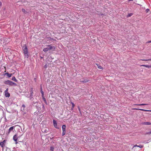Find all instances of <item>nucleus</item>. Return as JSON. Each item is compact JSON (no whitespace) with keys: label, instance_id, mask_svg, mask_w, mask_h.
Segmentation results:
<instances>
[{"label":"nucleus","instance_id":"11","mask_svg":"<svg viewBox=\"0 0 151 151\" xmlns=\"http://www.w3.org/2000/svg\"><path fill=\"white\" fill-rule=\"evenodd\" d=\"M136 147H139L140 148H142L143 147V146L142 145H135L134 146L133 148H134Z\"/></svg>","mask_w":151,"mask_h":151},{"label":"nucleus","instance_id":"37","mask_svg":"<svg viewBox=\"0 0 151 151\" xmlns=\"http://www.w3.org/2000/svg\"><path fill=\"white\" fill-rule=\"evenodd\" d=\"M6 70H5L4 71V72H6Z\"/></svg>","mask_w":151,"mask_h":151},{"label":"nucleus","instance_id":"13","mask_svg":"<svg viewBox=\"0 0 151 151\" xmlns=\"http://www.w3.org/2000/svg\"><path fill=\"white\" fill-rule=\"evenodd\" d=\"M148 105L147 104H134V105H137V106H144V105Z\"/></svg>","mask_w":151,"mask_h":151},{"label":"nucleus","instance_id":"20","mask_svg":"<svg viewBox=\"0 0 151 151\" xmlns=\"http://www.w3.org/2000/svg\"><path fill=\"white\" fill-rule=\"evenodd\" d=\"M89 81L88 80L85 79V80H84L83 81H81V82H83V83H86V82H88Z\"/></svg>","mask_w":151,"mask_h":151},{"label":"nucleus","instance_id":"36","mask_svg":"<svg viewBox=\"0 0 151 151\" xmlns=\"http://www.w3.org/2000/svg\"><path fill=\"white\" fill-rule=\"evenodd\" d=\"M133 0H129V1H133Z\"/></svg>","mask_w":151,"mask_h":151},{"label":"nucleus","instance_id":"10","mask_svg":"<svg viewBox=\"0 0 151 151\" xmlns=\"http://www.w3.org/2000/svg\"><path fill=\"white\" fill-rule=\"evenodd\" d=\"M4 75H6L8 77L10 78L12 76V74L11 73H6Z\"/></svg>","mask_w":151,"mask_h":151},{"label":"nucleus","instance_id":"18","mask_svg":"<svg viewBox=\"0 0 151 151\" xmlns=\"http://www.w3.org/2000/svg\"><path fill=\"white\" fill-rule=\"evenodd\" d=\"M42 132H44L45 133L47 132H48V130L47 129H45L44 128L42 129Z\"/></svg>","mask_w":151,"mask_h":151},{"label":"nucleus","instance_id":"30","mask_svg":"<svg viewBox=\"0 0 151 151\" xmlns=\"http://www.w3.org/2000/svg\"><path fill=\"white\" fill-rule=\"evenodd\" d=\"M22 106V107H23V108H25V106L24 105V104H23Z\"/></svg>","mask_w":151,"mask_h":151},{"label":"nucleus","instance_id":"19","mask_svg":"<svg viewBox=\"0 0 151 151\" xmlns=\"http://www.w3.org/2000/svg\"><path fill=\"white\" fill-rule=\"evenodd\" d=\"M22 12H23L24 14H26L27 13V12L24 9H22Z\"/></svg>","mask_w":151,"mask_h":151},{"label":"nucleus","instance_id":"21","mask_svg":"<svg viewBox=\"0 0 151 151\" xmlns=\"http://www.w3.org/2000/svg\"><path fill=\"white\" fill-rule=\"evenodd\" d=\"M42 99H43V100L44 101L45 103V104H47V101H46V100L45 98V97L44 96H43V97H42Z\"/></svg>","mask_w":151,"mask_h":151},{"label":"nucleus","instance_id":"7","mask_svg":"<svg viewBox=\"0 0 151 151\" xmlns=\"http://www.w3.org/2000/svg\"><path fill=\"white\" fill-rule=\"evenodd\" d=\"M14 126H12L10 127L8 130V132L7 133V135H9L11 132L13 131Z\"/></svg>","mask_w":151,"mask_h":151},{"label":"nucleus","instance_id":"35","mask_svg":"<svg viewBox=\"0 0 151 151\" xmlns=\"http://www.w3.org/2000/svg\"><path fill=\"white\" fill-rule=\"evenodd\" d=\"M78 109H79V110L80 111V108H79V107H78Z\"/></svg>","mask_w":151,"mask_h":151},{"label":"nucleus","instance_id":"26","mask_svg":"<svg viewBox=\"0 0 151 151\" xmlns=\"http://www.w3.org/2000/svg\"><path fill=\"white\" fill-rule=\"evenodd\" d=\"M50 150L52 151H53L54 150V148L53 147H51L50 148Z\"/></svg>","mask_w":151,"mask_h":151},{"label":"nucleus","instance_id":"15","mask_svg":"<svg viewBox=\"0 0 151 151\" xmlns=\"http://www.w3.org/2000/svg\"><path fill=\"white\" fill-rule=\"evenodd\" d=\"M141 66H142L148 68H150L151 67V66H150L149 65H142Z\"/></svg>","mask_w":151,"mask_h":151},{"label":"nucleus","instance_id":"5","mask_svg":"<svg viewBox=\"0 0 151 151\" xmlns=\"http://www.w3.org/2000/svg\"><path fill=\"white\" fill-rule=\"evenodd\" d=\"M62 130L63 132L62 133V136H63L64 135L65 133H66V126L65 125H63L62 126Z\"/></svg>","mask_w":151,"mask_h":151},{"label":"nucleus","instance_id":"12","mask_svg":"<svg viewBox=\"0 0 151 151\" xmlns=\"http://www.w3.org/2000/svg\"><path fill=\"white\" fill-rule=\"evenodd\" d=\"M96 65L97 66L98 68L101 69L103 70V68L99 65V64L97 63H96Z\"/></svg>","mask_w":151,"mask_h":151},{"label":"nucleus","instance_id":"31","mask_svg":"<svg viewBox=\"0 0 151 151\" xmlns=\"http://www.w3.org/2000/svg\"><path fill=\"white\" fill-rule=\"evenodd\" d=\"M149 10H150L148 9H147L146 10V11H147V12H148Z\"/></svg>","mask_w":151,"mask_h":151},{"label":"nucleus","instance_id":"27","mask_svg":"<svg viewBox=\"0 0 151 151\" xmlns=\"http://www.w3.org/2000/svg\"><path fill=\"white\" fill-rule=\"evenodd\" d=\"M71 104H72V107L73 108L75 106V104H74L73 103H72V102L71 103Z\"/></svg>","mask_w":151,"mask_h":151},{"label":"nucleus","instance_id":"8","mask_svg":"<svg viewBox=\"0 0 151 151\" xmlns=\"http://www.w3.org/2000/svg\"><path fill=\"white\" fill-rule=\"evenodd\" d=\"M132 109L138 110H140L143 111H149V112H151V110H145V109H143L133 108V109Z\"/></svg>","mask_w":151,"mask_h":151},{"label":"nucleus","instance_id":"29","mask_svg":"<svg viewBox=\"0 0 151 151\" xmlns=\"http://www.w3.org/2000/svg\"><path fill=\"white\" fill-rule=\"evenodd\" d=\"M3 142L4 144H5V143L6 142V140H4L3 142Z\"/></svg>","mask_w":151,"mask_h":151},{"label":"nucleus","instance_id":"16","mask_svg":"<svg viewBox=\"0 0 151 151\" xmlns=\"http://www.w3.org/2000/svg\"><path fill=\"white\" fill-rule=\"evenodd\" d=\"M12 80L14 81L15 82H17V79H16V78L14 76H13L12 77Z\"/></svg>","mask_w":151,"mask_h":151},{"label":"nucleus","instance_id":"1","mask_svg":"<svg viewBox=\"0 0 151 151\" xmlns=\"http://www.w3.org/2000/svg\"><path fill=\"white\" fill-rule=\"evenodd\" d=\"M46 46V47L44 48L43 50L44 52H46L50 50H52L53 51H54L55 50V46H52V45H47Z\"/></svg>","mask_w":151,"mask_h":151},{"label":"nucleus","instance_id":"22","mask_svg":"<svg viewBox=\"0 0 151 151\" xmlns=\"http://www.w3.org/2000/svg\"><path fill=\"white\" fill-rule=\"evenodd\" d=\"M140 60L142 61H149L151 60V59H141Z\"/></svg>","mask_w":151,"mask_h":151},{"label":"nucleus","instance_id":"4","mask_svg":"<svg viewBox=\"0 0 151 151\" xmlns=\"http://www.w3.org/2000/svg\"><path fill=\"white\" fill-rule=\"evenodd\" d=\"M21 136H19L18 137L17 135L16 134L14 135V136L13 139V140L15 141V144H17L18 143V142H21L20 141H19V140L18 139Z\"/></svg>","mask_w":151,"mask_h":151},{"label":"nucleus","instance_id":"3","mask_svg":"<svg viewBox=\"0 0 151 151\" xmlns=\"http://www.w3.org/2000/svg\"><path fill=\"white\" fill-rule=\"evenodd\" d=\"M4 84L6 85H9L10 86H17V84L16 83H14L12 81L9 80H7V81H4Z\"/></svg>","mask_w":151,"mask_h":151},{"label":"nucleus","instance_id":"23","mask_svg":"<svg viewBox=\"0 0 151 151\" xmlns=\"http://www.w3.org/2000/svg\"><path fill=\"white\" fill-rule=\"evenodd\" d=\"M40 92L42 94V97H43V96H44V93L42 90H40Z\"/></svg>","mask_w":151,"mask_h":151},{"label":"nucleus","instance_id":"24","mask_svg":"<svg viewBox=\"0 0 151 151\" xmlns=\"http://www.w3.org/2000/svg\"><path fill=\"white\" fill-rule=\"evenodd\" d=\"M33 88H31V91H30L31 95H32V94L33 93Z\"/></svg>","mask_w":151,"mask_h":151},{"label":"nucleus","instance_id":"34","mask_svg":"<svg viewBox=\"0 0 151 151\" xmlns=\"http://www.w3.org/2000/svg\"><path fill=\"white\" fill-rule=\"evenodd\" d=\"M4 68L5 70H6V67L5 66H4Z\"/></svg>","mask_w":151,"mask_h":151},{"label":"nucleus","instance_id":"32","mask_svg":"<svg viewBox=\"0 0 151 151\" xmlns=\"http://www.w3.org/2000/svg\"><path fill=\"white\" fill-rule=\"evenodd\" d=\"M151 40L149 41L148 42H147V43H151Z\"/></svg>","mask_w":151,"mask_h":151},{"label":"nucleus","instance_id":"9","mask_svg":"<svg viewBox=\"0 0 151 151\" xmlns=\"http://www.w3.org/2000/svg\"><path fill=\"white\" fill-rule=\"evenodd\" d=\"M53 125L55 127L56 129H59V128L57 126V123L56 121L55 120H53Z\"/></svg>","mask_w":151,"mask_h":151},{"label":"nucleus","instance_id":"33","mask_svg":"<svg viewBox=\"0 0 151 151\" xmlns=\"http://www.w3.org/2000/svg\"><path fill=\"white\" fill-rule=\"evenodd\" d=\"M1 5H2L0 1V6H1Z\"/></svg>","mask_w":151,"mask_h":151},{"label":"nucleus","instance_id":"6","mask_svg":"<svg viewBox=\"0 0 151 151\" xmlns=\"http://www.w3.org/2000/svg\"><path fill=\"white\" fill-rule=\"evenodd\" d=\"M5 96L6 97H9L10 96V94L8 92V88H7L5 92Z\"/></svg>","mask_w":151,"mask_h":151},{"label":"nucleus","instance_id":"38","mask_svg":"<svg viewBox=\"0 0 151 151\" xmlns=\"http://www.w3.org/2000/svg\"><path fill=\"white\" fill-rule=\"evenodd\" d=\"M135 149V148H134V149Z\"/></svg>","mask_w":151,"mask_h":151},{"label":"nucleus","instance_id":"2","mask_svg":"<svg viewBox=\"0 0 151 151\" xmlns=\"http://www.w3.org/2000/svg\"><path fill=\"white\" fill-rule=\"evenodd\" d=\"M23 50L24 51V53L25 57L28 58L29 57L28 55V52L27 47L26 45H24V46L23 47Z\"/></svg>","mask_w":151,"mask_h":151},{"label":"nucleus","instance_id":"25","mask_svg":"<svg viewBox=\"0 0 151 151\" xmlns=\"http://www.w3.org/2000/svg\"><path fill=\"white\" fill-rule=\"evenodd\" d=\"M132 14H131V13H130V14H129L127 16L128 17H130L131 16H132Z\"/></svg>","mask_w":151,"mask_h":151},{"label":"nucleus","instance_id":"28","mask_svg":"<svg viewBox=\"0 0 151 151\" xmlns=\"http://www.w3.org/2000/svg\"><path fill=\"white\" fill-rule=\"evenodd\" d=\"M40 90H42V85H41L40 86Z\"/></svg>","mask_w":151,"mask_h":151},{"label":"nucleus","instance_id":"17","mask_svg":"<svg viewBox=\"0 0 151 151\" xmlns=\"http://www.w3.org/2000/svg\"><path fill=\"white\" fill-rule=\"evenodd\" d=\"M143 124L145 125H150L151 124V123L149 122H145L143 123Z\"/></svg>","mask_w":151,"mask_h":151},{"label":"nucleus","instance_id":"14","mask_svg":"<svg viewBox=\"0 0 151 151\" xmlns=\"http://www.w3.org/2000/svg\"><path fill=\"white\" fill-rule=\"evenodd\" d=\"M0 145L2 147H3L5 146V144L2 142H0Z\"/></svg>","mask_w":151,"mask_h":151}]
</instances>
